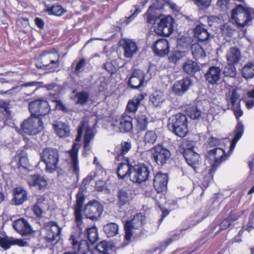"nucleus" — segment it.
Returning a JSON list of instances; mask_svg holds the SVG:
<instances>
[{
    "label": "nucleus",
    "mask_w": 254,
    "mask_h": 254,
    "mask_svg": "<svg viewBox=\"0 0 254 254\" xmlns=\"http://www.w3.org/2000/svg\"><path fill=\"white\" fill-rule=\"evenodd\" d=\"M225 151L220 147H216L210 150L205 155L206 158L213 160L214 162L211 165V168L209 170L208 174L204 178V181L202 185L204 188H207L209 183L213 178L214 172L217 167L228 157Z\"/></svg>",
    "instance_id": "f257e3e1"
},
{
    "label": "nucleus",
    "mask_w": 254,
    "mask_h": 254,
    "mask_svg": "<svg viewBox=\"0 0 254 254\" xmlns=\"http://www.w3.org/2000/svg\"><path fill=\"white\" fill-rule=\"evenodd\" d=\"M145 221V216L141 213H137L131 220L126 221L124 225L125 240L129 241L132 237L137 238L141 236L143 234L142 226Z\"/></svg>",
    "instance_id": "f03ea898"
},
{
    "label": "nucleus",
    "mask_w": 254,
    "mask_h": 254,
    "mask_svg": "<svg viewBox=\"0 0 254 254\" xmlns=\"http://www.w3.org/2000/svg\"><path fill=\"white\" fill-rule=\"evenodd\" d=\"M169 129L178 136L183 137L188 132L187 119L184 114H177L172 116L168 121Z\"/></svg>",
    "instance_id": "7ed1b4c3"
},
{
    "label": "nucleus",
    "mask_w": 254,
    "mask_h": 254,
    "mask_svg": "<svg viewBox=\"0 0 254 254\" xmlns=\"http://www.w3.org/2000/svg\"><path fill=\"white\" fill-rule=\"evenodd\" d=\"M41 159L46 165V171L49 173L55 172L59 161V153L57 149L46 148L41 154Z\"/></svg>",
    "instance_id": "20e7f679"
},
{
    "label": "nucleus",
    "mask_w": 254,
    "mask_h": 254,
    "mask_svg": "<svg viewBox=\"0 0 254 254\" xmlns=\"http://www.w3.org/2000/svg\"><path fill=\"white\" fill-rule=\"evenodd\" d=\"M254 11L251 8H245L239 5L232 10L231 17L239 26L244 27L251 22V14Z\"/></svg>",
    "instance_id": "39448f33"
},
{
    "label": "nucleus",
    "mask_w": 254,
    "mask_h": 254,
    "mask_svg": "<svg viewBox=\"0 0 254 254\" xmlns=\"http://www.w3.org/2000/svg\"><path fill=\"white\" fill-rule=\"evenodd\" d=\"M22 131L26 134L34 135L39 133L44 128L43 122L40 118L31 116L21 125Z\"/></svg>",
    "instance_id": "423d86ee"
},
{
    "label": "nucleus",
    "mask_w": 254,
    "mask_h": 254,
    "mask_svg": "<svg viewBox=\"0 0 254 254\" xmlns=\"http://www.w3.org/2000/svg\"><path fill=\"white\" fill-rule=\"evenodd\" d=\"M84 129H85L84 149L85 151H88L90 149V142L94 138L96 131L93 128L89 127L88 126V123L86 121H81L77 129L78 135L76 138V141H80L82 137Z\"/></svg>",
    "instance_id": "0eeeda50"
},
{
    "label": "nucleus",
    "mask_w": 254,
    "mask_h": 254,
    "mask_svg": "<svg viewBox=\"0 0 254 254\" xmlns=\"http://www.w3.org/2000/svg\"><path fill=\"white\" fill-rule=\"evenodd\" d=\"M103 211L102 204L96 200L90 201L85 205L83 209L84 216L92 221H97Z\"/></svg>",
    "instance_id": "6e6552de"
},
{
    "label": "nucleus",
    "mask_w": 254,
    "mask_h": 254,
    "mask_svg": "<svg viewBox=\"0 0 254 254\" xmlns=\"http://www.w3.org/2000/svg\"><path fill=\"white\" fill-rule=\"evenodd\" d=\"M174 19L170 16L159 19L154 30L156 34L164 36H169L173 31Z\"/></svg>",
    "instance_id": "1a4fd4ad"
},
{
    "label": "nucleus",
    "mask_w": 254,
    "mask_h": 254,
    "mask_svg": "<svg viewBox=\"0 0 254 254\" xmlns=\"http://www.w3.org/2000/svg\"><path fill=\"white\" fill-rule=\"evenodd\" d=\"M150 175L149 168L143 164L132 166L130 180L134 183H141L148 180Z\"/></svg>",
    "instance_id": "9d476101"
},
{
    "label": "nucleus",
    "mask_w": 254,
    "mask_h": 254,
    "mask_svg": "<svg viewBox=\"0 0 254 254\" xmlns=\"http://www.w3.org/2000/svg\"><path fill=\"white\" fill-rule=\"evenodd\" d=\"M151 153L154 161L159 165L166 164L171 157L170 150L159 144L152 148Z\"/></svg>",
    "instance_id": "9b49d317"
},
{
    "label": "nucleus",
    "mask_w": 254,
    "mask_h": 254,
    "mask_svg": "<svg viewBox=\"0 0 254 254\" xmlns=\"http://www.w3.org/2000/svg\"><path fill=\"white\" fill-rule=\"evenodd\" d=\"M29 110L31 116L39 118L48 114L50 110L47 101L44 100H36L29 104Z\"/></svg>",
    "instance_id": "f8f14e48"
},
{
    "label": "nucleus",
    "mask_w": 254,
    "mask_h": 254,
    "mask_svg": "<svg viewBox=\"0 0 254 254\" xmlns=\"http://www.w3.org/2000/svg\"><path fill=\"white\" fill-rule=\"evenodd\" d=\"M41 61L46 69L54 70L59 66L60 55L57 52H44L40 56Z\"/></svg>",
    "instance_id": "ddd939ff"
},
{
    "label": "nucleus",
    "mask_w": 254,
    "mask_h": 254,
    "mask_svg": "<svg viewBox=\"0 0 254 254\" xmlns=\"http://www.w3.org/2000/svg\"><path fill=\"white\" fill-rule=\"evenodd\" d=\"M235 116L238 120V123L236 127L235 136L231 142L229 153H231L235 147L237 142L242 137L244 127L242 122L238 119L240 117L243 115V111L240 108V105L235 106L232 107Z\"/></svg>",
    "instance_id": "4468645a"
},
{
    "label": "nucleus",
    "mask_w": 254,
    "mask_h": 254,
    "mask_svg": "<svg viewBox=\"0 0 254 254\" xmlns=\"http://www.w3.org/2000/svg\"><path fill=\"white\" fill-rule=\"evenodd\" d=\"M132 117L124 113L113 121L112 126L118 127L120 132H128L132 129Z\"/></svg>",
    "instance_id": "2eb2a0df"
},
{
    "label": "nucleus",
    "mask_w": 254,
    "mask_h": 254,
    "mask_svg": "<svg viewBox=\"0 0 254 254\" xmlns=\"http://www.w3.org/2000/svg\"><path fill=\"white\" fill-rule=\"evenodd\" d=\"M85 200V196L82 192H79L76 194V204L74 207V215L75 216V221L77 227L81 232L83 229V216L82 215V210L83 205Z\"/></svg>",
    "instance_id": "dca6fc26"
},
{
    "label": "nucleus",
    "mask_w": 254,
    "mask_h": 254,
    "mask_svg": "<svg viewBox=\"0 0 254 254\" xmlns=\"http://www.w3.org/2000/svg\"><path fill=\"white\" fill-rule=\"evenodd\" d=\"M144 72L140 69L134 70L128 81V85L133 89L140 88L144 86Z\"/></svg>",
    "instance_id": "f3484780"
},
{
    "label": "nucleus",
    "mask_w": 254,
    "mask_h": 254,
    "mask_svg": "<svg viewBox=\"0 0 254 254\" xmlns=\"http://www.w3.org/2000/svg\"><path fill=\"white\" fill-rule=\"evenodd\" d=\"M44 229L46 231L45 239L48 242L54 241L57 237L60 236L61 233V228L53 221L45 223Z\"/></svg>",
    "instance_id": "a211bd4d"
},
{
    "label": "nucleus",
    "mask_w": 254,
    "mask_h": 254,
    "mask_svg": "<svg viewBox=\"0 0 254 254\" xmlns=\"http://www.w3.org/2000/svg\"><path fill=\"white\" fill-rule=\"evenodd\" d=\"M26 181L30 187H35L40 190L45 189L48 184V181L45 177L39 174L28 176Z\"/></svg>",
    "instance_id": "6ab92c4d"
},
{
    "label": "nucleus",
    "mask_w": 254,
    "mask_h": 254,
    "mask_svg": "<svg viewBox=\"0 0 254 254\" xmlns=\"http://www.w3.org/2000/svg\"><path fill=\"white\" fill-rule=\"evenodd\" d=\"M222 70L219 67L211 66L205 73L207 81L211 85L218 84L221 79Z\"/></svg>",
    "instance_id": "aec40b11"
},
{
    "label": "nucleus",
    "mask_w": 254,
    "mask_h": 254,
    "mask_svg": "<svg viewBox=\"0 0 254 254\" xmlns=\"http://www.w3.org/2000/svg\"><path fill=\"white\" fill-rule=\"evenodd\" d=\"M192 85V80L189 77H185L176 81L172 87L175 94L182 96L184 94Z\"/></svg>",
    "instance_id": "412c9836"
},
{
    "label": "nucleus",
    "mask_w": 254,
    "mask_h": 254,
    "mask_svg": "<svg viewBox=\"0 0 254 254\" xmlns=\"http://www.w3.org/2000/svg\"><path fill=\"white\" fill-rule=\"evenodd\" d=\"M74 250H77L78 253L85 254L89 251V245L87 241L80 240L79 235H72L69 239Z\"/></svg>",
    "instance_id": "4be33fe9"
},
{
    "label": "nucleus",
    "mask_w": 254,
    "mask_h": 254,
    "mask_svg": "<svg viewBox=\"0 0 254 254\" xmlns=\"http://www.w3.org/2000/svg\"><path fill=\"white\" fill-rule=\"evenodd\" d=\"M156 55L163 57L169 53V47L168 41L165 39L157 40L152 46Z\"/></svg>",
    "instance_id": "5701e85b"
},
{
    "label": "nucleus",
    "mask_w": 254,
    "mask_h": 254,
    "mask_svg": "<svg viewBox=\"0 0 254 254\" xmlns=\"http://www.w3.org/2000/svg\"><path fill=\"white\" fill-rule=\"evenodd\" d=\"M124 160L125 161V162H121L119 164L117 174L119 179H124L127 177H129L130 179L133 165L129 163L128 158L124 159Z\"/></svg>",
    "instance_id": "b1692460"
},
{
    "label": "nucleus",
    "mask_w": 254,
    "mask_h": 254,
    "mask_svg": "<svg viewBox=\"0 0 254 254\" xmlns=\"http://www.w3.org/2000/svg\"><path fill=\"white\" fill-rule=\"evenodd\" d=\"M153 184L158 192L165 190L168 184L167 175L164 173H158L154 178Z\"/></svg>",
    "instance_id": "393cba45"
},
{
    "label": "nucleus",
    "mask_w": 254,
    "mask_h": 254,
    "mask_svg": "<svg viewBox=\"0 0 254 254\" xmlns=\"http://www.w3.org/2000/svg\"><path fill=\"white\" fill-rule=\"evenodd\" d=\"M14 229L21 235H27L31 233V226L24 219H19L13 223Z\"/></svg>",
    "instance_id": "a878e982"
},
{
    "label": "nucleus",
    "mask_w": 254,
    "mask_h": 254,
    "mask_svg": "<svg viewBox=\"0 0 254 254\" xmlns=\"http://www.w3.org/2000/svg\"><path fill=\"white\" fill-rule=\"evenodd\" d=\"M183 156L188 165L196 171L201 163L199 155L194 151H189L188 153H185Z\"/></svg>",
    "instance_id": "bb28decb"
},
{
    "label": "nucleus",
    "mask_w": 254,
    "mask_h": 254,
    "mask_svg": "<svg viewBox=\"0 0 254 254\" xmlns=\"http://www.w3.org/2000/svg\"><path fill=\"white\" fill-rule=\"evenodd\" d=\"M226 58L227 63L238 64L242 58L240 50L236 47H230L227 52Z\"/></svg>",
    "instance_id": "cd10ccee"
},
{
    "label": "nucleus",
    "mask_w": 254,
    "mask_h": 254,
    "mask_svg": "<svg viewBox=\"0 0 254 254\" xmlns=\"http://www.w3.org/2000/svg\"><path fill=\"white\" fill-rule=\"evenodd\" d=\"M183 69L186 74L193 76L200 70V67L197 63L191 60H187L183 65Z\"/></svg>",
    "instance_id": "c85d7f7f"
},
{
    "label": "nucleus",
    "mask_w": 254,
    "mask_h": 254,
    "mask_svg": "<svg viewBox=\"0 0 254 254\" xmlns=\"http://www.w3.org/2000/svg\"><path fill=\"white\" fill-rule=\"evenodd\" d=\"M123 48L124 56L127 58H131L138 51L135 42L129 39L125 41Z\"/></svg>",
    "instance_id": "c756f323"
},
{
    "label": "nucleus",
    "mask_w": 254,
    "mask_h": 254,
    "mask_svg": "<svg viewBox=\"0 0 254 254\" xmlns=\"http://www.w3.org/2000/svg\"><path fill=\"white\" fill-rule=\"evenodd\" d=\"M194 34L196 38L199 41H205L208 40L210 35L204 24H198L196 25L194 29Z\"/></svg>",
    "instance_id": "7c9ffc66"
},
{
    "label": "nucleus",
    "mask_w": 254,
    "mask_h": 254,
    "mask_svg": "<svg viewBox=\"0 0 254 254\" xmlns=\"http://www.w3.org/2000/svg\"><path fill=\"white\" fill-rule=\"evenodd\" d=\"M78 147L76 143H73L71 149L69 151L71 158V165L75 174L79 172L78 161L77 159V152Z\"/></svg>",
    "instance_id": "2f4dec72"
},
{
    "label": "nucleus",
    "mask_w": 254,
    "mask_h": 254,
    "mask_svg": "<svg viewBox=\"0 0 254 254\" xmlns=\"http://www.w3.org/2000/svg\"><path fill=\"white\" fill-rule=\"evenodd\" d=\"M14 200L15 205H20L27 199V192L22 188H16L13 190Z\"/></svg>",
    "instance_id": "473e14b6"
},
{
    "label": "nucleus",
    "mask_w": 254,
    "mask_h": 254,
    "mask_svg": "<svg viewBox=\"0 0 254 254\" xmlns=\"http://www.w3.org/2000/svg\"><path fill=\"white\" fill-rule=\"evenodd\" d=\"M53 127L57 135L60 137L68 136L70 133V129L66 124L58 122L55 123Z\"/></svg>",
    "instance_id": "72a5a7b5"
},
{
    "label": "nucleus",
    "mask_w": 254,
    "mask_h": 254,
    "mask_svg": "<svg viewBox=\"0 0 254 254\" xmlns=\"http://www.w3.org/2000/svg\"><path fill=\"white\" fill-rule=\"evenodd\" d=\"M157 135L154 130H148L143 137V142L145 147L149 148L153 145L157 139Z\"/></svg>",
    "instance_id": "f704fd0d"
},
{
    "label": "nucleus",
    "mask_w": 254,
    "mask_h": 254,
    "mask_svg": "<svg viewBox=\"0 0 254 254\" xmlns=\"http://www.w3.org/2000/svg\"><path fill=\"white\" fill-rule=\"evenodd\" d=\"M144 99L143 94L135 96L131 100H130L127 106V111L129 113L135 112L140 102Z\"/></svg>",
    "instance_id": "c9c22d12"
},
{
    "label": "nucleus",
    "mask_w": 254,
    "mask_h": 254,
    "mask_svg": "<svg viewBox=\"0 0 254 254\" xmlns=\"http://www.w3.org/2000/svg\"><path fill=\"white\" fill-rule=\"evenodd\" d=\"M56 84L54 83H52L50 84H48L47 85H43V83L42 82H37V81H32L26 82L24 84L21 85V87H36V88L33 89L32 93H34L36 90H37L38 87H44L46 88L48 90H51L54 88Z\"/></svg>",
    "instance_id": "e433bc0d"
},
{
    "label": "nucleus",
    "mask_w": 254,
    "mask_h": 254,
    "mask_svg": "<svg viewBox=\"0 0 254 254\" xmlns=\"http://www.w3.org/2000/svg\"><path fill=\"white\" fill-rule=\"evenodd\" d=\"M164 93L161 91H156L150 97V101L155 107H160L165 101Z\"/></svg>",
    "instance_id": "4c0bfd02"
},
{
    "label": "nucleus",
    "mask_w": 254,
    "mask_h": 254,
    "mask_svg": "<svg viewBox=\"0 0 254 254\" xmlns=\"http://www.w3.org/2000/svg\"><path fill=\"white\" fill-rule=\"evenodd\" d=\"M242 74L243 77L248 79L254 77V62L247 63L243 67Z\"/></svg>",
    "instance_id": "58836bf2"
},
{
    "label": "nucleus",
    "mask_w": 254,
    "mask_h": 254,
    "mask_svg": "<svg viewBox=\"0 0 254 254\" xmlns=\"http://www.w3.org/2000/svg\"><path fill=\"white\" fill-rule=\"evenodd\" d=\"M131 147L130 142H122L120 144V153L116 157V160L120 161L127 159L125 155L130 150Z\"/></svg>",
    "instance_id": "ea45409f"
},
{
    "label": "nucleus",
    "mask_w": 254,
    "mask_h": 254,
    "mask_svg": "<svg viewBox=\"0 0 254 254\" xmlns=\"http://www.w3.org/2000/svg\"><path fill=\"white\" fill-rule=\"evenodd\" d=\"M111 250V245L107 242L103 241L96 246L94 253V254H109L108 252Z\"/></svg>",
    "instance_id": "a19ab883"
},
{
    "label": "nucleus",
    "mask_w": 254,
    "mask_h": 254,
    "mask_svg": "<svg viewBox=\"0 0 254 254\" xmlns=\"http://www.w3.org/2000/svg\"><path fill=\"white\" fill-rule=\"evenodd\" d=\"M104 231L108 237L117 235L119 232V226L115 223H109L104 226Z\"/></svg>",
    "instance_id": "79ce46f5"
},
{
    "label": "nucleus",
    "mask_w": 254,
    "mask_h": 254,
    "mask_svg": "<svg viewBox=\"0 0 254 254\" xmlns=\"http://www.w3.org/2000/svg\"><path fill=\"white\" fill-rule=\"evenodd\" d=\"M191 53L193 58L196 60H200L206 57L204 49L198 44H194L191 46Z\"/></svg>",
    "instance_id": "37998d69"
},
{
    "label": "nucleus",
    "mask_w": 254,
    "mask_h": 254,
    "mask_svg": "<svg viewBox=\"0 0 254 254\" xmlns=\"http://www.w3.org/2000/svg\"><path fill=\"white\" fill-rule=\"evenodd\" d=\"M240 94L236 89L233 88L230 92L229 95H226V100L228 103L231 102L232 107L240 105Z\"/></svg>",
    "instance_id": "c03bdc74"
},
{
    "label": "nucleus",
    "mask_w": 254,
    "mask_h": 254,
    "mask_svg": "<svg viewBox=\"0 0 254 254\" xmlns=\"http://www.w3.org/2000/svg\"><path fill=\"white\" fill-rule=\"evenodd\" d=\"M89 98L88 93L86 91H81L76 93L74 99L76 104L83 106L88 102Z\"/></svg>",
    "instance_id": "a18cd8bd"
},
{
    "label": "nucleus",
    "mask_w": 254,
    "mask_h": 254,
    "mask_svg": "<svg viewBox=\"0 0 254 254\" xmlns=\"http://www.w3.org/2000/svg\"><path fill=\"white\" fill-rule=\"evenodd\" d=\"M196 142L192 140H185L180 145L181 148V151L184 155L185 153H188L189 151H193V148L195 146Z\"/></svg>",
    "instance_id": "49530a36"
},
{
    "label": "nucleus",
    "mask_w": 254,
    "mask_h": 254,
    "mask_svg": "<svg viewBox=\"0 0 254 254\" xmlns=\"http://www.w3.org/2000/svg\"><path fill=\"white\" fill-rule=\"evenodd\" d=\"M239 216L233 213L227 218L224 219L220 224L221 230H225L229 228L232 222L237 220Z\"/></svg>",
    "instance_id": "de8ad7c7"
},
{
    "label": "nucleus",
    "mask_w": 254,
    "mask_h": 254,
    "mask_svg": "<svg viewBox=\"0 0 254 254\" xmlns=\"http://www.w3.org/2000/svg\"><path fill=\"white\" fill-rule=\"evenodd\" d=\"M86 235L88 241L91 244H93L98 238L97 229L95 227L87 229Z\"/></svg>",
    "instance_id": "09e8293b"
},
{
    "label": "nucleus",
    "mask_w": 254,
    "mask_h": 254,
    "mask_svg": "<svg viewBox=\"0 0 254 254\" xmlns=\"http://www.w3.org/2000/svg\"><path fill=\"white\" fill-rule=\"evenodd\" d=\"M118 197L119 198L118 203L120 206L125 205L130 200V197L128 192L123 190H121L119 191Z\"/></svg>",
    "instance_id": "8fccbe9b"
},
{
    "label": "nucleus",
    "mask_w": 254,
    "mask_h": 254,
    "mask_svg": "<svg viewBox=\"0 0 254 254\" xmlns=\"http://www.w3.org/2000/svg\"><path fill=\"white\" fill-rule=\"evenodd\" d=\"M188 116L192 119H198L201 114V112L196 106L189 107L186 109Z\"/></svg>",
    "instance_id": "3c124183"
},
{
    "label": "nucleus",
    "mask_w": 254,
    "mask_h": 254,
    "mask_svg": "<svg viewBox=\"0 0 254 254\" xmlns=\"http://www.w3.org/2000/svg\"><path fill=\"white\" fill-rule=\"evenodd\" d=\"M137 127L139 130L143 131L147 128L148 119L145 115H140L137 119Z\"/></svg>",
    "instance_id": "603ef678"
},
{
    "label": "nucleus",
    "mask_w": 254,
    "mask_h": 254,
    "mask_svg": "<svg viewBox=\"0 0 254 254\" xmlns=\"http://www.w3.org/2000/svg\"><path fill=\"white\" fill-rule=\"evenodd\" d=\"M235 64H229L227 63V65L224 69V73L227 76H230L231 77H234L236 75L237 70L235 67Z\"/></svg>",
    "instance_id": "864d4df0"
},
{
    "label": "nucleus",
    "mask_w": 254,
    "mask_h": 254,
    "mask_svg": "<svg viewBox=\"0 0 254 254\" xmlns=\"http://www.w3.org/2000/svg\"><path fill=\"white\" fill-rule=\"evenodd\" d=\"M13 238L0 236V246L4 250L8 249L11 245H13Z\"/></svg>",
    "instance_id": "5fc2aeb1"
},
{
    "label": "nucleus",
    "mask_w": 254,
    "mask_h": 254,
    "mask_svg": "<svg viewBox=\"0 0 254 254\" xmlns=\"http://www.w3.org/2000/svg\"><path fill=\"white\" fill-rule=\"evenodd\" d=\"M47 11L50 14H53L56 16H60L64 12V9L60 5H53L47 9Z\"/></svg>",
    "instance_id": "6e6d98bb"
},
{
    "label": "nucleus",
    "mask_w": 254,
    "mask_h": 254,
    "mask_svg": "<svg viewBox=\"0 0 254 254\" xmlns=\"http://www.w3.org/2000/svg\"><path fill=\"white\" fill-rule=\"evenodd\" d=\"M146 18V22L147 24L150 25H156L159 18H157L154 15L149 13L148 12L145 13Z\"/></svg>",
    "instance_id": "4d7b16f0"
},
{
    "label": "nucleus",
    "mask_w": 254,
    "mask_h": 254,
    "mask_svg": "<svg viewBox=\"0 0 254 254\" xmlns=\"http://www.w3.org/2000/svg\"><path fill=\"white\" fill-rule=\"evenodd\" d=\"M183 56L181 52L176 51L172 53L169 57L170 62L176 63L182 58Z\"/></svg>",
    "instance_id": "13d9d810"
},
{
    "label": "nucleus",
    "mask_w": 254,
    "mask_h": 254,
    "mask_svg": "<svg viewBox=\"0 0 254 254\" xmlns=\"http://www.w3.org/2000/svg\"><path fill=\"white\" fill-rule=\"evenodd\" d=\"M18 168L27 169L28 165V159L26 156H20L19 157Z\"/></svg>",
    "instance_id": "bf43d9fd"
},
{
    "label": "nucleus",
    "mask_w": 254,
    "mask_h": 254,
    "mask_svg": "<svg viewBox=\"0 0 254 254\" xmlns=\"http://www.w3.org/2000/svg\"><path fill=\"white\" fill-rule=\"evenodd\" d=\"M140 10L135 6V9L133 12L129 16L125 17L124 22H125L127 24L131 22L135 17H136L137 14L140 12Z\"/></svg>",
    "instance_id": "052dcab7"
},
{
    "label": "nucleus",
    "mask_w": 254,
    "mask_h": 254,
    "mask_svg": "<svg viewBox=\"0 0 254 254\" xmlns=\"http://www.w3.org/2000/svg\"><path fill=\"white\" fill-rule=\"evenodd\" d=\"M196 4L202 8H207L210 5L211 0H193Z\"/></svg>",
    "instance_id": "680f3d73"
},
{
    "label": "nucleus",
    "mask_w": 254,
    "mask_h": 254,
    "mask_svg": "<svg viewBox=\"0 0 254 254\" xmlns=\"http://www.w3.org/2000/svg\"><path fill=\"white\" fill-rule=\"evenodd\" d=\"M220 144V140L219 139L211 136L208 139V145L210 147H217Z\"/></svg>",
    "instance_id": "e2e57ef3"
},
{
    "label": "nucleus",
    "mask_w": 254,
    "mask_h": 254,
    "mask_svg": "<svg viewBox=\"0 0 254 254\" xmlns=\"http://www.w3.org/2000/svg\"><path fill=\"white\" fill-rule=\"evenodd\" d=\"M104 68L111 74L115 73L116 68L111 62H107L104 64Z\"/></svg>",
    "instance_id": "0e129e2a"
},
{
    "label": "nucleus",
    "mask_w": 254,
    "mask_h": 254,
    "mask_svg": "<svg viewBox=\"0 0 254 254\" xmlns=\"http://www.w3.org/2000/svg\"><path fill=\"white\" fill-rule=\"evenodd\" d=\"M32 210L34 214L38 217H41L43 213V211L41 207L39 205L38 203H37L34 205L32 208Z\"/></svg>",
    "instance_id": "69168bd1"
},
{
    "label": "nucleus",
    "mask_w": 254,
    "mask_h": 254,
    "mask_svg": "<svg viewBox=\"0 0 254 254\" xmlns=\"http://www.w3.org/2000/svg\"><path fill=\"white\" fill-rule=\"evenodd\" d=\"M229 0H217V6L222 10H226L228 8Z\"/></svg>",
    "instance_id": "338daca9"
},
{
    "label": "nucleus",
    "mask_w": 254,
    "mask_h": 254,
    "mask_svg": "<svg viewBox=\"0 0 254 254\" xmlns=\"http://www.w3.org/2000/svg\"><path fill=\"white\" fill-rule=\"evenodd\" d=\"M56 103V108L59 110H61L64 112H67L68 110L63 103L60 100H55L54 101Z\"/></svg>",
    "instance_id": "774afa93"
}]
</instances>
